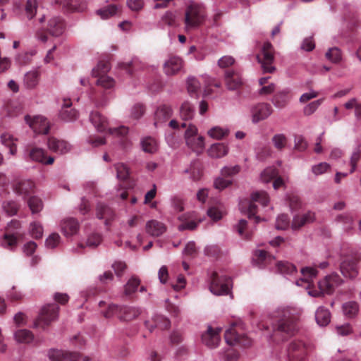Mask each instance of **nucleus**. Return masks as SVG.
<instances>
[{
  "mask_svg": "<svg viewBox=\"0 0 361 361\" xmlns=\"http://www.w3.org/2000/svg\"><path fill=\"white\" fill-rule=\"evenodd\" d=\"M298 313L290 307L279 308L270 315L271 324L275 334L291 336L298 330Z\"/></svg>",
  "mask_w": 361,
  "mask_h": 361,
  "instance_id": "f257e3e1",
  "label": "nucleus"
},
{
  "mask_svg": "<svg viewBox=\"0 0 361 361\" xmlns=\"http://www.w3.org/2000/svg\"><path fill=\"white\" fill-rule=\"evenodd\" d=\"M205 7L199 3L190 2L185 9L184 24L186 32L199 28L205 21Z\"/></svg>",
  "mask_w": 361,
  "mask_h": 361,
  "instance_id": "f03ea898",
  "label": "nucleus"
},
{
  "mask_svg": "<svg viewBox=\"0 0 361 361\" xmlns=\"http://www.w3.org/2000/svg\"><path fill=\"white\" fill-rule=\"evenodd\" d=\"M269 202L268 194L264 191H257L252 195L250 200H243L240 203V208L242 212L246 214L249 219L254 218L256 224L262 221L259 216H256L257 207L256 202L259 203L262 207L267 206Z\"/></svg>",
  "mask_w": 361,
  "mask_h": 361,
  "instance_id": "7ed1b4c3",
  "label": "nucleus"
},
{
  "mask_svg": "<svg viewBox=\"0 0 361 361\" xmlns=\"http://www.w3.org/2000/svg\"><path fill=\"white\" fill-rule=\"evenodd\" d=\"M342 283L343 280L341 276L336 273H333L327 275L322 280L319 281L318 286L319 290H310L308 294L313 297H319L324 293L331 294Z\"/></svg>",
  "mask_w": 361,
  "mask_h": 361,
  "instance_id": "20e7f679",
  "label": "nucleus"
},
{
  "mask_svg": "<svg viewBox=\"0 0 361 361\" xmlns=\"http://www.w3.org/2000/svg\"><path fill=\"white\" fill-rule=\"evenodd\" d=\"M90 121L99 132H105L109 129L111 134H117L123 136L128 132V128L125 126H121L118 128H109V123L105 116L102 115L99 111H92L90 115Z\"/></svg>",
  "mask_w": 361,
  "mask_h": 361,
  "instance_id": "39448f33",
  "label": "nucleus"
},
{
  "mask_svg": "<svg viewBox=\"0 0 361 361\" xmlns=\"http://www.w3.org/2000/svg\"><path fill=\"white\" fill-rule=\"evenodd\" d=\"M181 127L187 128L185 132V140L187 145L197 153L202 152L204 147V138L202 136H197V127L192 124L187 126L185 123H181Z\"/></svg>",
  "mask_w": 361,
  "mask_h": 361,
  "instance_id": "423d86ee",
  "label": "nucleus"
},
{
  "mask_svg": "<svg viewBox=\"0 0 361 361\" xmlns=\"http://www.w3.org/2000/svg\"><path fill=\"white\" fill-rule=\"evenodd\" d=\"M232 287V280L230 277L225 275H219L214 271L211 276V291L217 295H228L231 292Z\"/></svg>",
  "mask_w": 361,
  "mask_h": 361,
  "instance_id": "0eeeda50",
  "label": "nucleus"
},
{
  "mask_svg": "<svg viewBox=\"0 0 361 361\" xmlns=\"http://www.w3.org/2000/svg\"><path fill=\"white\" fill-rule=\"evenodd\" d=\"M110 65L108 61H99L97 66L92 70V75L99 78L97 84L105 89H110L114 86L113 78L106 76V73L109 71Z\"/></svg>",
  "mask_w": 361,
  "mask_h": 361,
  "instance_id": "6e6552de",
  "label": "nucleus"
},
{
  "mask_svg": "<svg viewBox=\"0 0 361 361\" xmlns=\"http://www.w3.org/2000/svg\"><path fill=\"white\" fill-rule=\"evenodd\" d=\"M308 352V345L302 340L293 341L288 348L289 361H304Z\"/></svg>",
  "mask_w": 361,
  "mask_h": 361,
  "instance_id": "1a4fd4ad",
  "label": "nucleus"
},
{
  "mask_svg": "<svg viewBox=\"0 0 361 361\" xmlns=\"http://www.w3.org/2000/svg\"><path fill=\"white\" fill-rule=\"evenodd\" d=\"M261 55L262 56L258 55L257 57L259 63H261L263 71L273 73L275 71V67L272 66L274 60V47L270 42H267L264 44Z\"/></svg>",
  "mask_w": 361,
  "mask_h": 361,
  "instance_id": "9d476101",
  "label": "nucleus"
},
{
  "mask_svg": "<svg viewBox=\"0 0 361 361\" xmlns=\"http://www.w3.org/2000/svg\"><path fill=\"white\" fill-rule=\"evenodd\" d=\"M20 228V222L18 220L13 219L8 224L6 233L4 238V246L12 250L17 244L18 240L23 238V234L18 232H14Z\"/></svg>",
  "mask_w": 361,
  "mask_h": 361,
  "instance_id": "9b49d317",
  "label": "nucleus"
},
{
  "mask_svg": "<svg viewBox=\"0 0 361 361\" xmlns=\"http://www.w3.org/2000/svg\"><path fill=\"white\" fill-rule=\"evenodd\" d=\"M59 310V307L56 304L44 307L39 317L36 319L35 325L42 328L48 326L52 321L57 318Z\"/></svg>",
  "mask_w": 361,
  "mask_h": 361,
  "instance_id": "f8f14e48",
  "label": "nucleus"
},
{
  "mask_svg": "<svg viewBox=\"0 0 361 361\" xmlns=\"http://www.w3.org/2000/svg\"><path fill=\"white\" fill-rule=\"evenodd\" d=\"M235 325H236L235 323L233 324L232 326L226 331L224 335L226 342L230 345H239L245 348L250 346L252 340L244 334H238L233 329Z\"/></svg>",
  "mask_w": 361,
  "mask_h": 361,
  "instance_id": "ddd939ff",
  "label": "nucleus"
},
{
  "mask_svg": "<svg viewBox=\"0 0 361 361\" xmlns=\"http://www.w3.org/2000/svg\"><path fill=\"white\" fill-rule=\"evenodd\" d=\"M360 259L357 257L345 258L341 264V271L347 278L354 279L358 274Z\"/></svg>",
  "mask_w": 361,
  "mask_h": 361,
  "instance_id": "4468645a",
  "label": "nucleus"
},
{
  "mask_svg": "<svg viewBox=\"0 0 361 361\" xmlns=\"http://www.w3.org/2000/svg\"><path fill=\"white\" fill-rule=\"evenodd\" d=\"M25 120L35 133L47 134L49 133V123L44 117L36 116L31 118L30 116H26Z\"/></svg>",
  "mask_w": 361,
  "mask_h": 361,
  "instance_id": "2eb2a0df",
  "label": "nucleus"
},
{
  "mask_svg": "<svg viewBox=\"0 0 361 361\" xmlns=\"http://www.w3.org/2000/svg\"><path fill=\"white\" fill-rule=\"evenodd\" d=\"M35 185L31 180H16L13 185V191L26 198L35 192Z\"/></svg>",
  "mask_w": 361,
  "mask_h": 361,
  "instance_id": "dca6fc26",
  "label": "nucleus"
},
{
  "mask_svg": "<svg viewBox=\"0 0 361 361\" xmlns=\"http://www.w3.org/2000/svg\"><path fill=\"white\" fill-rule=\"evenodd\" d=\"M274 110L271 106L268 103H259L252 109V116L253 123H258L267 118Z\"/></svg>",
  "mask_w": 361,
  "mask_h": 361,
  "instance_id": "f3484780",
  "label": "nucleus"
},
{
  "mask_svg": "<svg viewBox=\"0 0 361 361\" xmlns=\"http://www.w3.org/2000/svg\"><path fill=\"white\" fill-rule=\"evenodd\" d=\"M26 152L32 161L45 164H52L54 161V159L52 157L47 158L46 152L42 148L34 146H27Z\"/></svg>",
  "mask_w": 361,
  "mask_h": 361,
  "instance_id": "a211bd4d",
  "label": "nucleus"
},
{
  "mask_svg": "<svg viewBox=\"0 0 361 361\" xmlns=\"http://www.w3.org/2000/svg\"><path fill=\"white\" fill-rule=\"evenodd\" d=\"M181 224L178 225V230L183 231L184 230H195L197 225L202 221L195 212L183 214L179 217Z\"/></svg>",
  "mask_w": 361,
  "mask_h": 361,
  "instance_id": "6ab92c4d",
  "label": "nucleus"
},
{
  "mask_svg": "<svg viewBox=\"0 0 361 361\" xmlns=\"http://www.w3.org/2000/svg\"><path fill=\"white\" fill-rule=\"evenodd\" d=\"M221 329H214L212 327L209 326L207 331L202 335V342L206 346L210 348H214L218 346L220 342Z\"/></svg>",
  "mask_w": 361,
  "mask_h": 361,
  "instance_id": "aec40b11",
  "label": "nucleus"
},
{
  "mask_svg": "<svg viewBox=\"0 0 361 361\" xmlns=\"http://www.w3.org/2000/svg\"><path fill=\"white\" fill-rule=\"evenodd\" d=\"M225 83L229 90H238L243 85V80L240 73L227 71L225 73Z\"/></svg>",
  "mask_w": 361,
  "mask_h": 361,
  "instance_id": "412c9836",
  "label": "nucleus"
},
{
  "mask_svg": "<svg viewBox=\"0 0 361 361\" xmlns=\"http://www.w3.org/2000/svg\"><path fill=\"white\" fill-rule=\"evenodd\" d=\"M66 28L64 20L61 17H54L49 19L47 27V32L51 36L61 35Z\"/></svg>",
  "mask_w": 361,
  "mask_h": 361,
  "instance_id": "4be33fe9",
  "label": "nucleus"
},
{
  "mask_svg": "<svg viewBox=\"0 0 361 361\" xmlns=\"http://www.w3.org/2000/svg\"><path fill=\"white\" fill-rule=\"evenodd\" d=\"M317 270L314 267H303L301 269V274L302 278L296 281V284L299 286H303V283L306 285L307 289L310 288L313 279L317 276Z\"/></svg>",
  "mask_w": 361,
  "mask_h": 361,
  "instance_id": "5701e85b",
  "label": "nucleus"
},
{
  "mask_svg": "<svg viewBox=\"0 0 361 361\" xmlns=\"http://www.w3.org/2000/svg\"><path fill=\"white\" fill-rule=\"evenodd\" d=\"M172 114L173 110L170 106L161 104L158 106L154 113V126L166 122L172 116Z\"/></svg>",
  "mask_w": 361,
  "mask_h": 361,
  "instance_id": "b1692460",
  "label": "nucleus"
},
{
  "mask_svg": "<svg viewBox=\"0 0 361 361\" xmlns=\"http://www.w3.org/2000/svg\"><path fill=\"white\" fill-rule=\"evenodd\" d=\"M72 102L70 99H64L63 104L59 112V117L65 121H72L77 118L78 111L71 108Z\"/></svg>",
  "mask_w": 361,
  "mask_h": 361,
  "instance_id": "393cba45",
  "label": "nucleus"
},
{
  "mask_svg": "<svg viewBox=\"0 0 361 361\" xmlns=\"http://www.w3.org/2000/svg\"><path fill=\"white\" fill-rule=\"evenodd\" d=\"M183 67V60L178 56H171L164 63V71L168 75L176 74Z\"/></svg>",
  "mask_w": 361,
  "mask_h": 361,
  "instance_id": "a878e982",
  "label": "nucleus"
},
{
  "mask_svg": "<svg viewBox=\"0 0 361 361\" xmlns=\"http://www.w3.org/2000/svg\"><path fill=\"white\" fill-rule=\"evenodd\" d=\"M47 144L50 150L59 154H65L71 149V145L68 142L55 137L49 138Z\"/></svg>",
  "mask_w": 361,
  "mask_h": 361,
  "instance_id": "bb28decb",
  "label": "nucleus"
},
{
  "mask_svg": "<svg viewBox=\"0 0 361 361\" xmlns=\"http://www.w3.org/2000/svg\"><path fill=\"white\" fill-rule=\"evenodd\" d=\"M61 231L66 236L75 235L79 229L78 220L73 217L63 219L61 224Z\"/></svg>",
  "mask_w": 361,
  "mask_h": 361,
  "instance_id": "cd10ccee",
  "label": "nucleus"
},
{
  "mask_svg": "<svg viewBox=\"0 0 361 361\" xmlns=\"http://www.w3.org/2000/svg\"><path fill=\"white\" fill-rule=\"evenodd\" d=\"M146 232L153 237H158L164 233L166 227L162 222L157 220H150L146 224Z\"/></svg>",
  "mask_w": 361,
  "mask_h": 361,
  "instance_id": "c85d7f7f",
  "label": "nucleus"
},
{
  "mask_svg": "<svg viewBox=\"0 0 361 361\" xmlns=\"http://www.w3.org/2000/svg\"><path fill=\"white\" fill-rule=\"evenodd\" d=\"M114 210L109 206L99 203L96 207V216L99 219H104L105 224L108 225L114 217Z\"/></svg>",
  "mask_w": 361,
  "mask_h": 361,
  "instance_id": "c756f323",
  "label": "nucleus"
},
{
  "mask_svg": "<svg viewBox=\"0 0 361 361\" xmlns=\"http://www.w3.org/2000/svg\"><path fill=\"white\" fill-rule=\"evenodd\" d=\"M314 220V214L311 212H308L304 214H299L294 216L291 227L293 230L300 229L303 226L313 222Z\"/></svg>",
  "mask_w": 361,
  "mask_h": 361,
  "instance_id": "7c9ffc66",
  "label": "nucleus"
},
{
  "mask_svg": "<svg viewBox=\"0 0 361 361\" xmlns=\"http://www.w3.org/2000/svg\"><path fill=\"white\" fill-rule=\"evenodd\" d=\"M290 98V90L286 89L275 94L271 102L276 108L283 109L288 104Z\"/></svg>",
  "mask_w": 361,
  "mask_h": 361,
  "instance_id": "2f4dec72",
  "label": "nucleus"
},
{
  "mask_svg": "<svg viewBox=\"0 0 361 361\" xmlns=\"http://www.w3.org/2000/svg\"><path fill=\"white\" fill-rule=\"evenodd\" d=\"M140 314V310L137 307L121 306L118 318L121 320L130 321L138 317Z\"/></svg>",
  "mask_w": 361,
  "mask_h": 361,
  "instance_id": "473e14b6",
  "label": "nucleus"
},
{
  "mask_svg": "<svg viewBox=\"0 0 361 361\" xmlns=\"http://www.w3.org/2000/svg\"><path fill=\"white\" fill-rule=\"evenodd\" d=\"M228 148L224 143H215L208 149V154L212 158L219 159L228 154Z\"/></svg>",
  "mask_w": 361,
  "mask_h": 361,
  "instance_id": "72a5a7b5",
  "label": "nucleus"
},
{
  "mask_svg": "<svg viewBox=\"0 0 361 361\" xmlns=\"http://www.w3.org/2000/svg\"><path fill=\"white\" fill-rule=\"evenodd\" d=\"M40 73L37 70H33L25 74L23 84L27 89L35 88L38 82Z\"/></svg>",
  "mask_w": 361,
  "mask_h": 361,
  "instance_id": "f704fd0d",
  "label": "nucleus"
},
{
  "mask_svg": "<svg viewBox=\"0 0 361 361\" xmlns=\"http://www.w3.org/2000/svg\"><path fill=\"white\" fill-rule=\"evenodd\" d=\"M331 314L328 309L319 307L315 313L317 323L322 326H326L330 322Z\"/></svg>",
  "mask_w": 361,
  "mask_h": 361,
  "instance_id": "c9c22d12",
  "label": "nucleus"
},
{
  "mask_svg": "<svg viewBox=\"0 0 361 361\" xmlns=\"http://www.w3.org/2000/svg\"><path fill=\"white\" fill-rule=\"evenodd\" d=\"M140 285V280L135 276H133L124 286V295L130 297L135 293Z\"/></svg>",
  "mask_w": 361,
  "mask_h": 361,
  "instance_id": "e433bc0d",
  "label": "nucleus"
},
{
  "mask_svg": "<svg viewBox=\"0 0 361 361\" xmlns=\"http://www.w3.org/2000/svg\"><path fill=\"white\" fill-rule=\"evenodd\" d=\"M1 143L9 148L10 153L12 155L16 154L17 151V147L16 142L17 141L16 138H14L13 136L9 133H4L1 136Z\"/></svg>",
  "mask_w": 361,
  "mask_h": 361,
  "instance_id": "4c0bfd02",
  "label": "nucleus"
},
{
  "mask_svg": "<svg viewBox=\"0 0 361 361\" xmlns=\"http://www.w3.org/2000/svg\"><path fill=\"white\" fill-rule=\"evenodd\" d=\"M276 268L281 274H293L296 271V267L287 261H279L276 264Z\"/></svg>",
  "mask_w": 361,
  "mask_h": 361,
  "instance_id": "58836bf2",
  "label": "nucleus"
},
{
  "mask_svg": "<svg viewBox=\"0 0 361 361\" xmlns=\"http://www.w3.org/2000/svg\"><path fill=\"white\" fill-rule=\"evenodd\" d=\"M194 108L191 104L185 102L182 104L180 109V115L183 120H191L194 116Z\"/></svg>",
  "mask_w": 361,
  "mask_h": 361,
  "instance_id": "ea45409f",
  "label": "nucleus"
},
{
  "mask_svg": "<svg viewBox=\"0 0 361 361\" xmlns=\"http://www.w3.org/2000/svg\"><path fill=\"white\" fill-rule=\"evenodd\" d=\"M15 338L18 343H29L33 340L34 336L27 329H20L16 331Z\"/></svg>",
  "mask_w": 361,
  "mask_h": 361,
  "instance_id": "a19ab883",
  "label": "nucleus"
},
{
  "mask_svg": "<svg viewBox=\"0 0 361 361\" xmlns=\"http://www.w3.org/2000/svg\"><path fill=\"white\" fill-rule=\"evenodd\" d=\"M142 149L148 153H154L157 149V140L152 137H146L141 142Z\"/></svg>",
  "mask_w": 361,
  "mask_h": 361,
  "instance_id": "79ce46f5",
  "label": "nucleus"
},
{
  "mask_svg": "<svg viewBox=\"0 0 361 361\" xmlns=\"http://www.w3.org/2000/svg\"><path fill=\"white\" fill-rule=\"evenodd\" d=\"M27 205L32 214L39 213L43 208L42 200L37 196H31L27 199Z\"/></svg>",
  "mask_w": 361,
  "mask_h": 361,
  "instance_id": "37998d69",
  "label": "nucleus"
},
{
  "mask_svg": "<svg viewBox=\"0 0 361 361\" xmlns=\"http://www.w3.org/2000/svg\"><path fill=\"white\" fill-rule=\"evenodd\" d=\"M326 58L334 63H338L342 60V53L337 47L330 48L325 54Z\"/></svg>",
  "mask_w": 361,
  "mask_h": 361,
  "instance_id": "c03bdc74",
  "label": "nucleus"
},
{
  "mask_svg": "<svg viewBox=\"0 0 361 361\" xmlns=\"http://www.w3.org/2000/svg\"><path fill=\"white\" fill-rule=\"evenodd\" d=\"M274 257L264 250H257L255 252V261L260 265L270 263Z\"/></svg>",
  "mask_w": 361,
  "mask_h": 361,
  "instance_id": "a18cd8bd",
  "label": "nucleus"
},
{
  "mask_svg": "<svg viewBox=\"0 0 361 361\" xmlns=\"http://www.w3.org/2000/svg\"><path fill=\"white\" fill-rule=\"evenodd\" d=\"M80 0H60V4L63 7L71 11H82L83 6L79 4Z\"/></svg>",
  "mask_w": 361,
  "mask_h": 361,
  "instance_id": "49530a36",
  "label": "nucleus"
},
{
  "mask_svg": "<svg viewBox=\"0 0 361 361\" xmlns=\"http://www.w3.org/2000/svg\"><path fill=\"white\" fill-rule=\"evenodd\" d=\"M4 212L9 216H14L19 209V204L13 200L5 201L2 204Z\"/></svg>",
  "mask_w": 361,
  "mask_h": 361,
  "instance_id": "de8ad7c7",
  "label": "nucleus"
},
{
  "mask_svg": "<svg viewBox=\"0 0 361 361\" xmlns=\"http://www.w3.org/2000/svg\"><path fill=\"white\" fill-rule=\"evenodd\" d=\"M56 361H78L79 354L77 353L56 351Z\"/></svg>",
  "mask_w": 361,
  "mask_h": 361,
  "instance_id": "09e8293b",
  "label": "nucleus"
},
{
  "mask_svg": "<svg viewBox=\"0 0 361 361\" xmlns=\"http://www.w3.org/2000/svg\"><path fill=\"white\" fill-rule=\"evenodd\" d=\"M237 231L242 238L245 239H250L252 236V231L248 230L246 220H240L237 226Z\"/></svg>",
  "mask_w": 361,
  "mask_h": 361,
  "instance_id": "8fccbe9b",
  "label": "nucleus"
},
{
  "mask_svg": "<svg viewBox=\"0 0 361 361\" xmlns=\"http://www.w3.org/2000/svg\"><path fill=\"white\" fill-rule=\"evenodd\" d=\"M279 176L278 170L274 167H268L261 174L262 180L265 183L274 180Z\"/></svg>",
  "mask_w": 361,
  "mask_h": 361,
  "instance_id": "3c124183",
  "label": "nucleus"
},
{
  "mask_svg": "<svg viewBox=\"0 0 361 361\" xmlns=\"http://www.w3.org/2000/svg\"><path fill=\"white\" fill-rule=\"evenodd\" d=\"M208 135L214 139L221 140L228 135V130L220 128L219 126L211 128L208 133Z\"/></svg>",
  "mask_w": 361,
  "mask_h": 361,
  "instance_id": "603ef678",
  "label": "nucleus"
},
{
  "mask_svg": "<svg viewBox=\"0 0 361 361\" xmlns=\"http://www.w3.org/2000/svg\"><path fill=\"white\" fill-rule=\"evenodd\" d=\"M361 159V148L360 147H357L355 149V150L353 152L350 160V173H353L357 169V162Z\"/></svg>",
  "mask_w": 361,
  "mask_h": 361,
  "instance_id": "864d4df0",
  "label": "nucleus"
},
{
  "mask_svg": "<svg viewBox=\"0 0 361 361\" xmlns=\"http://www.w3.org/2000/svg\"><path fill=\"white\" fill-rule=\"evenodd\" d=\"M271 140L274 147L279 151L283 149L287 144V138L283 134H276Z\"/></svg>",
  "mask_w": 361,
  "mask_h": 361,
  "instance_id": "5fc2aeb1",
  "label": "nucleus"
},
{
  "mask_svg": "<svg viewBox=\"0 0 361 361\" xmlns=\"http://www.w3.org/2000/svg\"><path fill=\"white\" fill-rule=\"evenodd\" d=\"M345 108L347 109H351L355 108V115L357 119L361 120V103H358L356 99H351L347 102L345 104Z\"/></svg>",
  "mask_w": 361,
  "mask_h": 361,
  "instance_id": "6e6d98bb",
  "label": "nucleus"
},
{
  "mask_svg": "<svg viewBox=\"0 0 361 361\" xmlns=\"http://www.w3.org/2000/svg\"><path fill=\"white\" fill-rule=\"evenodd\" d=\"M343 310L345 315L352 317L357 314L358 305L355 302H348L343 305Z\"/></svg>",
  "mask_w": 361,
  "mask_h": 361,
  "instance_id": "4d7b16f0",
  "label": "nucleus"
},
{
  "mask_svg": "<svg viewBox=\"0 0 361 361\" xmlns=\"http://www.w3.org/2000/svg\"><path fill=\"white\" fill-rule=\"evenodd\" d=\"M118 8L116 5H109L103 9L97 11L98 15L101 16L102 19H106L117 12Z\"/></svg>",
  "mask_w": 361,
  "mask_h": 361,
  "instance_id": "13d9d810",
  "label": "nucleus"
},
{
  "mask_svg": "<svg viewBox=\"0 0 361 361\" xmlns=\"http://www.w3.org/2000/svg\"><path fill=\"white\" fill-rule=\"evenodd\" d=\"M30 234L35 239H40L43 235V228L38 222L30 224Z\"/></svg>",
  "mask_w": 361,
  "mask_h": 361,
  "instance_id": "bf43d9fd",
  "label": "nucleus"
},
{
  "mask_svg": "<svg viewBox=\"0 0 361 361\" xmlns=\"http://www.w3.org/2000/svg\"><path fill=\"white\" fill-rule=\"evenodd\" d=\"M190 173L193 180L197 181L200 180L202 175V171L200 163H193L190 166Z\"/></svg>",
  "mask_w": 361,
  "mask_h": 361,
  "instance_id": "052dcab7",
  "label": "nucleus"
},
{
  "mask_svg": "<svg viewBox=\"0 0 361 361\" xmlns=\"http://www.w3.org/2000/svg\"><path fill=\"white\" fill-rule=\"evenodd\" d=\"M115 169L117 172V177L121 180H126L128 178L129 170L128 168L123 164L119 163L115 165Z\"/></svg>",
  "mask_w": 361,
  "mask_h": 361,
  "instance_id": "680f3d73",
  "label": "nucleus"
},
{
  "mask_svg": "<svg viewBox=\"0 0 361 361\" xmlns=\"http://www.w3.org/2000/svg\"><path fill=\"white\" fill-rule=\"evenodd\" d=\"M188 91L190 95L196 94L200 88V82L195 78H189L187 81Z\"/></svg>",
  "mask_w": 361,
  "mask_h": 361,
  "instance_id": "e2e57ef3",
  "label": "nucleus"
},
{
  "mask_svg": "<svg viewBox=\"0 0 361 361\" xmlns=\"http://www.w3.org/2000/svg\"><path fill=\"white\" fill-rule=\"evenodd\" d=\"M224 214V212L219 207H212L207 210L208 216L214 221L221 219Z\"/></svg>",
  "mask_w": 361,
  "mask_h": 361,
  "instance_id": "0e129e2a",
  "label": "nucleus"
},
{
  "mask_svg": "<svg viewBox=\"0 0 361 361\" xmlns=\"http://www.w3.org/2000/svg\"><path fill=\"white\" fill-rule=\"evenodd\" d=\"M176 16L172 11H166L161 18V23L169 26H173L176 23Z\"/></svg>",
  "mask_w": 361,
  "mask_h": 361,
  "instance_id": "69168bd1",
  "label": "nucleus"
},
{
  "mask_svg": "<svg viewBox=\"0 0 361 361\" xmlns=\"http://www.w3.org/2000/svg\"><path fill=\"white\" fill-rule=\"evenodd\" d=\"M37 9V1L36 0H27L25 5V11L27 18L32 19Z\"/></svg>",
  "mask_w": 361,
  "mask_h": 361,
  "instance_id": "338daca9",
  "label": "nucleus"
},
{
  "mask_svg": "<svg viewBox=\"0 0 361 361\" xmlns=\"http://www.w3.org/2000/svg\"><path fill=\"white\" fill-rule=\"evenodd\" d=\"M154 323L157 327L161 329H168L170 327L171 322L169 319L167 318L159 315L157 316L154 319Z\"/></svg>",
  "mask_w": 361,
  "mask_h": 361,
  "instance_id": "774afa93",
  "label": "nucleus"
}]
</instances>
